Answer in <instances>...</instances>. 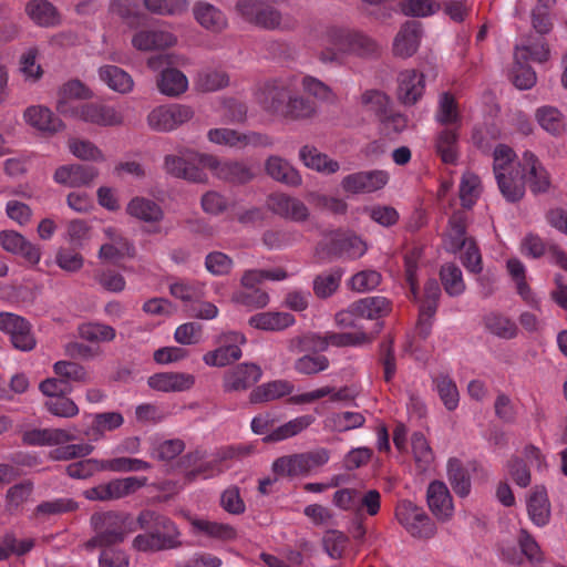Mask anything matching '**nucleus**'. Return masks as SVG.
I'll return each mask as SVG.
<instances>
[{"label": "nucleus", "instance_id": "obj_1", "mask_svg": "<svg viewBox=\"0 0 567 567\" xmlns=\"http://www.w3.org/2000/svg\"><path fill=\"white\" fill-rule=\"evenodd\" d=\"M310 37L321 47L318 60L326 65H344L351 56L368 59L380 51L379 43L369 34L336 24L316 25Z\"/></svg>", "mask_w": 567, "mask_h": 567}, {"label": "nucleus", "instance_id": "obj_2", "mask_svg": "<svg viewBox=\"0 0 567 567\" xmlns=\"http://www.w3.org/2000/svg\"><path fill=\"white\" fill-rule=\"evenodd\" d=\"M90 526L93 535L83 545L86 550L118 545L136 530V522L131 515L114 511L94 513Z\"/></svg>", "mask_w": 567, "mask_h": 567}, {"label": "nucleus", "instance_id": "obj_3", "mask_svg": "<svg viewBox=\"0 0 567 567\" xmlns=\"http://www.w3.org/2000/svg\"><path fill=\"white\" fill-rule=\"evenodd\" d=\"M298 89L299 76L289 73L260 82L254 96L264 111L280 115L291 94Z\"/></svg>", "mask_w": 567, "mask_h": 567}, {"label": "nucleus", "instance_id": "obj_4", "mask_svg": "<svg viewBox=\"0 0 567 567\" xmlns=\"http://www.w3.org/2000/svg\"><path fill=\"white\" fill-rule=\"evenodd\" d=\"M329 460V450L319 447L310 452L279 457L272 463V471L280 476H298L323 466Z\"/></svg>", "mask_w": 567, "mask_h": 567}, {"label": "nucleus", "instance_id": "obj_5", "mask_svg": "<svg viewBox=\"0 0 567 567\" xmlns=\"http://www.w3.org/2000/svg\"><path fill=\"white\" fill-rule=\"evenodd\" d=\"M150 530L152 536L158 538L161 550L176 548L181 545L179 530L168 517L154 511H142L136 519V526Z\"/></svg>", "mask_w": 567, "mask_h": 567}, {"label": "nucleus", "instance_id": "obj_6", "mask_svg": "<svg viewBox=\"0 0 567 567\" xmlns=\"http://www.w3.org/2000/svg\"><path fill=\"white\" fill-rule=\"evenodd\" d=\"M395 517L405 530L416 538H431L435 534V525L422 507L408 499L398 503Z\"/></svg>", "mask_w": 567, "mask_h": 567}, {"label": "nucleus", "instance_id": "obj_7", "mask_svg": "<svg viewBox=\"0 0 567 567\" xmlns=\"http://www.w3.org/2000/svg\"><path fill=\"white\" fill-rule=\"evenodd\" d=\"M146 484V477L128 476L124 478H114L107 483L100 484L84 491V496L90 501H114L135 493Z\"/></svg>", "mask_w": 567, "mask_h": 567}, {"label": "nucleus", "instance_id": "obj_8", "mask_svg": "<svg viewBox=\"0 0 567 567\" xmlns=\"http://www.w3.org/2000/svg\"><path fill=\"white\" fill-rule=\"evenodd\" d=\"M189 159L197 161L202 166L210 169L213 175L221 181L244 184L252 178V173L248 166L240 162H221L217 157L208 154H196L189 156Z\"/></svg>", "mask_w": 567, "mask_h": 567}, {"label": "nucleus", "instance_id": "obj_9", "mask_svg": "<svg viewBox=\"0 0 567 567\" xmlns=\"http://www.w3.org/2000/svg\"><path fill=\"white\" fill-rule=\"evenodd\" d=\"M70 117L101 127L120 126L124 123V114L118 107L96 102L79 105Z\"/></svg>", "mask_w": 567, "mask_h": 567}, {"label": "nucleus", "instance_id": "obj_10", "mask_svg": "<svg viewBox=\"0 0 567 567\" xmlns=\"http://www.w3.org/2000/svg\"><path fill=\"white\" fill-rule=\"evenodd\" d=\"M0 331L10 337L12 346L20 351H31L37 340L30 322L12 312H0Z\"/></svg>", "mask_w": 567, "mask_h": 567}, {"label": "nucleus", "instance_id": "obj_11", "mask_svg": "<svg viewBox=\"0 0 567 567\" xmlns=\"http://www.w3.org/2000/svg\"><path fill=\"white\" fill-rule=\"evenodd\" d=\"M194 116L192 107L182 104L161 105L147 115L148 126L157 132H171Z\"/></svg>", "mask_w": 567, "mask_h": 567}, {"label": "nucleus", "instance_id": "obj_12", "mask_svg": "<svg viewBox=\"0 0 567 567\" xmlns=\"http://www.w3.org/2000/svg\"><path fill=\"white\" fill-rule=\"evenodd\" d=\"M246 342V338L235 331L226 332L220 336V346L203 355V361L208 367L223 368L241 358L240 347Z\"/></svg>", "mask_w": 567, "mask_h": 567}, {"label": "nucleus", "instance_id": "obj_13", "mask_svg": "<svg viewBox=\"0 0 567 567\" xmlns=\"http://www.w3.org/2000/svg\"><path fill=\"white\" fill-rule=\"evenodd\" d=\"M208 140L218 145H226L235 148L247 146L259 147L271 145V140L257 132L241 133L231 128H212L207 133Z\"/></svg>", "mask_w": 567, "mask_h": 567}, {"label": "nucleus", "instance_id": "obj_14", "mask_svg": "<svg viewBox=\"0 0 567 567\" xmlns=\"http://www.w3.org/2000/svg\"><path fill=\"white\" fill-rule=\"evenodd\" d=\"M126 214L131 217L148 225L146 234H161L159 223L164 218L162 207L152 199L136 196L132 198L126 206Z\"/></svg>", "mask_w": 567, "mask_h": 567}, {"label": "nucleus", "instance_id": "obj_15", "mask_svg": "<svg viewBox=\"0 0 567 567\" xmlns=\"http://www.w3.org/2000/svg\"><path fill=\"white\" fill-rule=\"evenodd\" d=\"M388 182L389 174L385 171H365L344 176L341 187L349 194L372 193L383 188Z\"/></svg>", "mask_w": 567, "mask_h": 567}, {"label": "nucleus", "instance_id": "obj_16", "mask_svg": "<svg viewBox=\"0 0 567 567\" xmlns=\"http://www.w3.org/2000/svg\"><path fill=\"white\" fill-rule=\"evenodd\" d=\"M396 97L405 106L416 104L425 91V75L417 70L406 69L396 76Z\"/></svg>", "mask_w": 567, "mask_h": 567}, {"label": "nucleus", "instance_id": "obj_17", "mask_svg": "<svg viewBox=\"0 0 567 567\" xmlns=\"http://www.w3.org/2000/svg\"><path fill=\"white\" fill-rule=\"evenodd\" d=\"M262 377L261 368L255 363H239L227 370L223 377V389L225 392L246 391Z\"/></svg>", "mask_w": 567, "mask_h": 567}, {"label": "nucleus", "instance_id": "obj_18", "mask_svg": "<svg viewBox=\"0 0 567 567\" xmlns=\"http://www.w3.org/2000/svg\"><path fill=\"white\" fill-rule=\"evenodd\" d=\"M423 29L417 21H406L395 34L392 43L393 55L400 59L413 56L420 48Z\"/></svg>", "mask_w": 567, "mask_h": 567}, {"label": "nucleus", "instance_id": "obj_19", "mask_svg": "<svg viewBox=\"0 0 567 567\" xmlns=\"http://www.w3.org/2000/svg\"><path fill=\"white\" fill-rule=\"evenodd\" d=\"M177 39L166 30L157 28L137 29L132 37V45L137 51H155L173 47Z\"/></svg>", "mask_w": 567, "mask_h": 567}, {"label": "nucleus", "instance_id": "obj_20", "mask_svg": "<svg viewBox=\"0 0 567 567\" xmlns=\"http://www.w3.org/2000/svg\"><path fill=\"white\" fill-rule=\"evenodd\" d=\"M103 233L109 241L101 246L99 258L114 261L125 256L133 257L135 255L134 244L123 236L118 229L107 226L103 229Z\"/></svg>", "mask_w": 567, "mask_h": 567}, {"label": "nucleus", "instance_id": "obj_21", "mask_svg": "<svg viewBox=\"0 0 567 567\" xmlns=\"http://www.w3.org/2000/svg\"><path fill=\"white\" fill-rule=\"evenodd\" d=\"M426 501L432 514L440 520H447L453 516L454 505L446 484L433 481L426 491Z\"/></svg>", "mask_w": 567, "mask_h": 567}, {"label": "nucleus", "instance_id": "obj_22", "mask_svg": "<svg viewBox=\"0 0 567 567\" xmlns=\"http://www.w3.org/2000/svg\"><path fill=\"white\" fill-rule=\"evenodd\" d=\"M268 205L275 214L296 223L306 221L310 216L309 208L303 202L286 194L271 195Z\"/></svg>", "mask_w": 567, "mask_h": 567}, {"label": "nucleus", "instance_id": "obj_23", "mask_svg": "<svg viewBox=\"0 0 567 567\" xmlns=\"http://www.w3.org/2000/svg\"><path fill=\"white\" fill-rule=\"evenodd\" d=\"M99 171L91 165H63L54 173V181L68 187L89 186L97 177Z\"/></svg>", "mask_w": 567, "mask_h": 567}, {"label": "nucleus", "instance_id": "obj_24", "mask_svg": "<svg viewBox=\"0 0 567 567\" xmlns=\"http://www.w3.org/2000/svg\"><path fill=\"white\" fill-rule=\"evenodd\" d=\"M91 97H93V92L84 83L79 80H71L59 89L56 110L60 114L70 117L79 106L72 103L73 100H89Z\"/></svg>", "mask_w": 567, "mask_h": 567}, {"label": "nucleus", "instance_id": "obj_25", "mask_svg": "<svg viewBox=\"0 0 567 567\" xmlns=\"http://www.w3.org/2000/svg\"><path fill=\"white\" fill-rule=\"evenodd\" d=\"M147 384L155 391L184 392L194 386L195 377L186 372H161L151 375Z\"/></svg>", "mask_w": 567, "mask_h": 567}, {"label": "nucleus", "instance_id": "obj_26", "mask_svg": "<svg viewBox=\"0 0 567 567\" xmlns=\"http://www.w3.org/2000/svg\"><path fill=\"white\" fill-rule=\"evenodd\" d=\"M520 166L533 193H545L549 188L548 173L534 153L524 152Z\"/></svg>", "mask_w": 567, "mask_h": 567}, {"label": "nucleus", "instance_id": "obj_27", "mask_svg": "<svg viewBox=\"0 0 567 567\" xmlns=\"http://www.w3.org/2000/svg\"><path fill=\"white\" fill-rule=\"evenodd\" d=\"M74 440V436L63 429H32L22 434V442L29 446L63 445Z\"/></svg>", "mask_w": 567, "mask_h": 567}, {"label": "nucleus", "instance_id": "obj_28", "mask_svg": "<svg viewBox=\"0 0 567 567\" xmlns=\"http://www.w3.org/2000/svg\"><path fill=\"white\" fill-rule=\"evenodd\" d=\"M25 122L38 131L54 134L63 130V122L52 113V111L42 105H32L24 111Z\"/></svg>", "mask_w": 567, "mask_h": 567}, {"label": "nucleus", "instance_id": "obj_29", "mask_svg": "<svg viewBox=\"0 0 567 567\" xmlns=\"http://www.w3.org/2000/svg\"><path fill=\"white\" fill-rule=\"evenodd\" d=\"M460 128L444 127L435 137V152L444 164L456 165L458 161Z\"/></svg>", "mask_w": 567, "mask_h": 567}, {"label": "nucleus", "instance_id": "obj_30", "mask_svg": "<svg viewBox=\"0 0 567 567\" xmlns=\"http://www.w3.org/2000/svg\"><path fill=\"white\" fill-rule=\"evenodd\" d=\"M193 13L195 20L208 31L218 33L228 25L225 13L209 2H196L193 8Z\"/></svg>", "mask_w": 567, "mask_h": 567}, {"label": "nucleus", "instance_id": "obj_31", "mask_svg": "<svg viewBox=\"0 0 567 567\" xmlns=\"http://www.w3.org/2000/svg\"><path fill=\"white\" fill-rule=\"evenodd\" d=\"M265 169L272 179L288 186L297 187L302 184V177L299 172L280 156H269L265 163Z\"/></svg>", "mask_w": 567, "mask_h": 567}, {"label": "nucleus", "instance_id": "obj_32", "mask_svg": "<svg viewBox=\"0 0 567 567\" xmlns=\"http://www.w3.org/2000/svg\"><path fill=\"white\" fill-rule=\"evenodd\" d=\"M25 12L39 27L50 28L61 22L58 9L48 0H30L25 6Z\"/></svg>", "mask_w": 567, "mask_h": 567}, {"label": "nucleus", "instance_id": "obj_33", "mask_svg": "<svg viewBox=\"0 0 567 567\" xmlns=\"http://www.w3.org/2000/svg\"><path fill=\"white\" fill-rule=\"evenodd\" d=\"M389 311V301L381 296L365 297L350 305V312L361 319L377 320L388 315Z\"/></svg>", "mask_w": 567, "mask_h": 567}, {"label": "nucleus", "instance_id": "obj_34", "mask_svg": "<svg viewBox=\"0 0 567 567\" xmlns=\"http://www.w3.org/2000/svg\"><path fill=\"white\" fill-rule=\"evenodd\" d=\"M446 476L457 496L466 497L470 495L472 487L470 470L461 460L456 457L449 458L446 463Z\"/></svg>", "mask_w": 567, "mask_h": 567}, {"label": "nucleus", "instance_id": "obj_35", "mask_svg": "<svg viewBox=\"0 0 567 567\" xmlns=\"http://www.w3.org/2000/svg\"><path fill=\"white\" fill-rule=\"evenodd\" d=\"M299 157L305 166L321 174H334L340 168L337 161L330 158L327 154L321 153L313 146H302L299 151Z\"/></svg>", "mask_w": 567, "mask_h": 567}, {"label": "nucleus", "instance_id": "obj_36", "mask_svg": "<svg viewBox=\"0 0 567 567\" xmlns=\"http://www.w3.org/2000/svg\"><path fill=\"white\" fill-rule=\"evenodd\" d=\"M432 385L447 411H454L460 403V392L455 381L446 372L432 375Z\"/></svg>", "mask_w": 567, "mask_h": 567}, {"label": "nucleus", "instance_id": "obj_37", "mask_svg": "<svg viewBox=\"0 0 567 567\" xmlns=\"http://www.w3.org/2000/svg\"><path fill=\"white\" fill-rule=\"evenodd\" d=\"M292 391L293 385L289 381L275 380L255 388L249 394V401L252 404L269 402L289 395Z\"/></svg>", "mask_w": 567, "mask_h": 567}, {"label": "nucleus", "instance_id": "obj_38", "mask_svg": "<svg viewBox=\"0 0 567 567\" xmlns=\"http://www.w3.org/2000/svg\"><path fill=\"white\" fill-rule=\"evenodd\" d=\"M435 121L444 127H461L462 115L457 102L447 92L439 96Z\"/></svg>", "mask_w": 567, "mask_h": 567}, {"label": "nucleus", "instance_id": "obj_39", "mask_svg": "<svg viewBox=\"0 0 567 567\" xmlns=\"http://www.w3.org/2000/svg\"><path fill=\"white\" fill-rule=\"evenodd\" d=\"M157 87L162 94L174 97L186 92L188 80L182 71L166 68L157 79Z\"/></svg>", "mask_w": 567, "mask_h": 567}, {"label": "nucleus", "instance_id": "obj_40", "mask_svg": "<svg viewBox=\"0 0 567 567\" xmlns=\"http://www.w3.org/2000/svg\"><path fill=\"white\" fill-rule=\"evenodd\" d=\"M165 171L179 178H184L190 182H203L205 174L198 167L189 162L188 158L179 157L175 155H167L164 162Z\"/></svg>", "mask_w": 567, "mask_h": 567}, {"label": "nucleus", "instance_id": "obj_41", "mask_svg": "<svg viewBox=\"0 0 567 567\" xmlns=\"http://www.w3.org/2000/svg\"><path fill=\"white\" fill-rule=\"evenodd\" d=\"M529 518L537 526H545L549 522L550 505L547 493L543 487H536L527 499Z\"/></svg>", "mask_w": 567, "mask_h": 567}, {"label": "nucleus", "instance_id": "obj_42", "mask_svg": "<svg viewBox=\"0 0 567 567\" xmlns=\"http://www.w3.org/2000/svg\"><path fill=\"white\" fill-rule=\"evenodd\" d=\"M317 113L318 109L315 102L299 95L296 91L291 94L280 115L289 120L303 121L315 117Z\"/></svg>", "mask_w": 567, "mask_h": 567}, {"label": "nucleus", "instance_id": "obj_43", "mask_svg": "<svg viewBox=\"0 0 567 567\" xmlns=\"http://www.w3.org/2000/svg\"><path fill=\"white\" fill-rule=\"evenodd\" d=\"M295 323V317L289 312H260L249 318V324L265 331L284 330Z\"/></svg>", "mask_w": 567, "mask_h": 567}, {"label": "nucleus", "instance_id": "obj_44", "mask_svg": "<svg viewBox=\"0 0 567 567\" xmlns=\"http://www.w3.org/2000/svg\"><path fill=\"white\" fill-rule=\"evenodd\" d=\"M535 118L539 126L553 136H560L566 130L563 113L554 106H540L535 112Z\"/></svg>", "mask_w": 567, "mask_h": 567}, {"label": "nucleus", "instance_id": "obj_45", "mask_svg": "<svg viewBox=\"0 0 567 567\" xmlns=\"http://www.w3.org/2000/svg\"><path fill=\"white\" fill-rule=\"evenodd\" d=\"M99 75L113 91L127 93L133 89L131 75L116 65H104L100 68Z\"/></svg>", "mask_w": 567, "mask_h": 567}, {"label": "nucleus", "instance_id": "obj_46", "mask_svg": "<svg viewBox=\"0 0 567 567\" xmlns=\"http://www.w3.org/2000/svg\"><path fill=\"white\" fill-rule=\"evenodd\" d=\"M365 422V417L360 412H338L329 415L324 421V426L334 432H347L361 427Z\"/></svg>", "mask_w": 567, "mask_h": 567}, {"label": "nucleus", "instance_id": "obj_47", "mask_svg": "<svg viewBox=\"0 0 567 567\" xmlns=\"http://www.w3.org/2000/svg\"><path fill=\"white\" fill-rule=\"evenodd\" d=\"M333 248L339 256L350 259L362 257L368 247L365 243L354 234H341L333 239Z\"/></svg>", "mask_w": 567, "mask_h": 567}, {"label": "nucleus", "instance_id": "obj_48", "mask_svg": "<svg viewBox=\"0 0 567 567\" xmlns=\"http://www.w3.org/2000/svg\"><path fill=\"white\" fill-rule=\"evenodd\" d=\"M192 526L197 532L218 540H233L237 537L236 529L226 523L208 519H193Z\"/></svg>", "mask_w": 567, "mask_h": 567}, {"label": "nucleus", "instance_id": "obj_49", "mask_svg": "<svg viewBox=\"0 0 567 567\" xmlns=\"http://www.w3.org/2000/svg\"><path fill=\"white\" fill-rule=\"evenodd\" d=\"M53 372L69 385L71 382L87 383L91 381L86 369L82 364L74 361H56L53 364Z\"/></svg>", "mask_w": 567, "mask_h": 567}, {"label": "nucleus", "instance_id": "obj_50", "mask_svg": "<svg viewBox=\"0 0 567 567\" xmlns=\"http://www.w3.org/2000/svg\"><path fill=\"white\" fill-rule=\"evenodd\" d=\"M359 103L367 112L373 113L381 121L385 118L390 107L389 96L379 90L364 91Z\"/></svg>", "mask_w": 567, "mask_h": 567}, {"label": "nucleus", "instance_id": "obj_51", "mask_svg": "<svg viewBox=\"0 0 567 567\" xmlns=\"http://www.w3.org/2000/svg\"><path fill=\"white\" fill-rule=\"evenodd\" d=\"M465 235V217L463 214H454L450 219V228L445 241L446 248L453 252L463 249L471 241Z\"/></svg>", "mask_w": 567, "mask_h": 567}, {"label": "nucleus", "instance_id": "obj_52", "mask_svg": "<svg viewBox=\"0 0 567 567\" xmlns=\"http://www.w3.org/2000/svg\"><path fill=\"white\" fill-rule=\"evenodd\" d=\"M78 330L80 338L89 342H111L116 337L115 329L102 322H85Z\"/></svg>", "mask_w": 567, "mask_h": 567}, {"label": "nucleus", "instance_id": "obj_53", "mask_svg": "<svg viewBox=\"0 0 567 567\" xmlns=\"http://www.w3.org/2000/svg\"><path fill=\"white\" fill-rule=\"evenodd\" d=\"M229 84V76L223 70L206 69L197 74L195 85L202 92H215Z\"/></svg>", "mask_w": 567, "mask_h": 567}, {"label": "nucleus", "instance_id": "obj_54", "mask_svg": "<svg viewBox=\"0 0 567 567\" xmlns=\"http://www.w3.org/2000/svg\"><path fill=\"white\" fill-rule=\"evenodd\" d=\"M411 444L417 468L421 472L427 471L434 461V453L424 434L421 432L413 433Z\"/></svg>", "mask_w": 567, "mask_h": 567}, {"label": "nucleus", "instance_id": "obj_55", "mask_svg": "<svg viewBox=\"0 0 567 567\" xmlns=\"http://www.w3.org/2000/svg\"><path fill=\"white\" fill-rule=\"evenodd\" d=\"M228 458H233V450H226L217 454V456L210 461L202 463L198 467L187 472L186 478L193 481L197 477L209 478L219 475L224 472L221 463Z\"/></svg>", "mask_w": 567, "mask_h": 567}, {"label": "nucleus", "instance_id": "obj_56", "mask_svg": "<svg viewBox=\"0 0 567 567\" xmlns=\"http://www.w3.org/2000/svg\"><path fill=\"white\" fill-rule=\"evenodd\" d=\"M300 85L306 93L321 102L334 103L337 100V95L333 90L328 84L312 75L299 76V86Z\"/></svg>", "mask_w": 567, "mask_h": 567}, {"label": "nucleus", "instance_id": "obj_57", "mask_svg": "<svg viewBox=\"0 0 567 567\" xmlns=\"http://www.w3.org/2000/svg\"><path fill=\"white\" fill-rule=\"evenodd\" d=\"M441 280L447 295L455 297L465 291L462 270L454 264L443 265L440 271Z\"/></svg>", "mask_w": 567, "mask_h": 567}, {"label": "nucleus", "instance_id": "obj_58", "mask_svg": "<svg viewBox=\"0 0 567 567\" xmlns=\"http://www.w3.org/2000/svg\"><path fill=\"white\" fill-rule=\"evenodd\" d=\"M313 422L315 417L310 414L298 416L272 431L268 440L278 442L292 437L309 427Z\"/></svg>", "mask_w": 567, "mask_h": 567}, {"label": "nucleus", "instance_id": "obj_59", "mask_svg": "<svg viewBox=\"0 0 567 567\" xmlns=\"http://www.w3.org/2000/svg\"><path fill=\"white\" fill-rule=\"evenodd\" d=\"M169 292L185 302H195L205 296V286L197 281L178 280L171 284Z\"/></svg>", "mask_w": 567, "mask_h": 567}, {"label": "nucleus", "instance_id": "obj_60", "mask_svg": "<svg viewBox=\"0 0 567 567\" xmlns=\"http://www.w3.org/2000/svg\"><path fill=\"white\" fill-rule=\"evenodd\" d=\"M124 424V417L120 412H103L93 415L92 435L95 440L102 437L105 432L120 429Z\"/></svg>", "mask_w": 567, "mask_h": 567}, {"label": "nucleus", "instance_id": "obj_61", "mask_svg": "<svg viewBox=\"0 0 567 567\" xmlns=\"http://www.w3.org/2000/svg\"><path fill=\"white\" fill-rule=\"evenodd\" d=\"M342 271L333 269L318 275L313 279V291L318 298H328L333 295L340 286Z\"/></svg>", "mask_w": 567, "mask_h": 567}, {"label": "nucleus", "instance_id": "obj_62", "mask_svg": "<svg viewBox=\"0 0 567 567\" xmlns=\"http://www.w3.org/2000/svg\"><path fill=\"white\" fill-rule=\"evenodd\" d=\"M400 9L406 17L426 18L435 14L441 4L435 0H403L400 2Z\"/></svg>", "mask_w": 567, "mask_h": 567}, {"label": "nucleus", "instance_id": "obj_63", "mask_svg": "<svg viewBox=\"0 0 567 567\" xmlns=\"http://www.w3.org/2000/svg\"><path fill=\"white\" fill-rule=\"evenodd\" d=\"M485 327L491 333L502 339H512L517 334L515 322L497 313H491L485 317Z\"/></svg>", "mask_w": 567, "mask_h": 567}, {"label": "nucleus", "instance_id": "obj_64", "mask_svg": "<svg viewBox=\"0 0 567 567\" xmlns=\"http://www.w3.org/2000/svg\"><path fill=\"white\" fill-rule=\"evenodd\" d=\"M481 194V181L477 175L472 172H465L462 176L460 185V198L462 205L471 208Z\"/></svg>", "mask_w": 567, "mask_h": 567}]
</instances>
